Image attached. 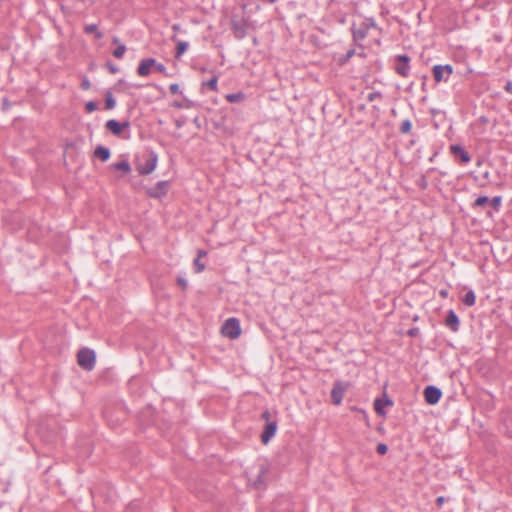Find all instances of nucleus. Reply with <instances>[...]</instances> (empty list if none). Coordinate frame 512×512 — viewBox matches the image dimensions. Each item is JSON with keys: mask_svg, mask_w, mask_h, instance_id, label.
Wrapping results in <instances>:
<instances>
[{"mask_svg": "<svg viewBox=\"0 0 512 512\" xmlns=\"http://www.w3.org/2000/svg\"><path fill=\"white\" fill-rule=\"evenodd\" d=\"M157 163L158 155L151 150L143 160L136 163L135 168L140 175H149L156 169Z\"/></svg>", "mask_w": 512, "mask_h": 512, "instance_id": "obj_1", "label": "nucleus"}, {"mask_svg": "<svg viewBox=\"0 0 512 512\" xmlns=\"http://www.w3.org/2000/svg\"><path fill=\"white\" fill-rule=\"evenodd\" d=\"M77 363L86 371L93 370L96 364L95 351L87 347L81 348L77 353Z\"/></svg>", "mask_w": 512, "mask_h": 512, "instance_id": "obj_2", "label": "nucleus"}, {"mask_svg": "<svg viewBox=\"0 0 512 512\" xmlns=\"http://www.w3.org/2000/svg\"><path fill=\"white\" fill-rule=\"evenodd\" d=\"M230 24H231L233 36L237 40H242L243 38L246 37L248 23H247V19L244 16H239V15H235V14L232 15Z\"/></svg>", "mask_w": 512, "mask_h": 512, "instance_id": "obj_3", "label": "nucleus"}, {"mask_svg": "<svg viewBox=\"0 0 512 512\" xmlns=\"http://www.w3.org/2000/svg\"><path fill=\"white\" fill-rule=\"evenodd\" d=\"M377 24L374 18H365L357 27L355 23L351 26V31L354 40H363L367 37L370 28H376Z\"/></svg>", "mask_w": 512, "mask_h": 512, "instance_id": "obj_4", "label": "nucleus"}, {"mask_svg": "<svg viewBox=\"0 0 512 512\" xmlns=\"http://www.w3.org/2000/svg\"><path fill=\"white\" fill-rule=\"evenodd\" d=\"M170 187L171 185L168 180H161L155 186L146 188L145 193L149 198L161 200L167 196Z\"/></svg>", "mask_w": 512, "mask_h": 512, "instance_id": "obj_5", "label": "nucleus"}, {"mask_svg": "<svg viewBox=\"0 0 512 512\" xmlns=\"http://www.w3.org/2000/svg\"><path fill=\"white\" fill-rule=\"evenodd\" d=\"M221 332L230 339H237L241 335L239 319L235 317L228 318L222 325Z\"/></svg>", "mask_w": 512, "mask_h": 512, "instance_id": "obj_6", "label": "nucleus"}, {"mask_svg": "<svg viewBox=\"0 0 512 512\" xmlns=\"http://www.w3.org/2000/svg\"><path fill=\"white\" fill-rule=\"evenodd\" d=\"M411 58L407 54H399L394 57V71L401 77H408L410 75Z\"/></svg>", "mask_w": 512, "mask_h": 512, "instance_id": "obj_7", "label": "nucleus"}, {"mask_svg": "<svg viewBox=\"0 0 512 512\" xmlns=\"http://www.w3.org/2000/svg\"><path fill=\"white\" fill-rule=\"evenodd\" d=\"M453 72L454 68L450 64H436L432 67V75L436 83L448 82Z\"/></svg>", "mask_w": 512, "mask_h": 512, "instance_id": "obj_8", "label": "nucleus"}, {"mask_svg": "<svg viewBox=\"0 0 512 512\" xmlns=\"http://www.w3.org/2000/svg\"><path fill=\"white\" fill-rule=\"evenodd\" d=\"M349 382L337 380L333 383V387L330 393L331 401L334 405H340L343 401V397L350 387Z\"/></svg>", "mask_w": 512, "mask_h": 512, "instance_id": "obj_9", "label": "nucleus"}, {"mask_svg": "<svg viewBox=\"0 0 512 512\" xmlns=\"http://www.w3.org/2000/svg\"><path fill=\"white\" fill-rule=\"evenodd\" d=\"M373 405H374V410L377 413V415H379L381 417H386L387 413L385 411V407H392L394 405V401L392 400V398L390 396H388L386 391H384L382 397L376 398L374 400Z\"/></svg>", "mask_w": 512, "mask_h": 512, "instance_id": "obj_10", "label": "nucleus"}, {"mask_svg": "<svg viewBox=\"0 0 512 512\" xmlns=\"http://www.w3.org/2000/svg\"><path fill=\"white\" fill-rule=\"evenodd\" d=\"M425 402L429 405H436L442 398V390L434 385H428L423 391Z\"/></svg>", "mask_w": 512, "mask_h": 512, "instance_id": "obj_11", "label": "nucleus"}, {"mask_svg": "<svg viewBox=\"0 0 512 512\" xmlns=\"http://www.w3.org/2000/svg\"><path fill=\"white\" fill-rule=\"evenodd\" d=\"M277 429V419H273L272 422L265 423L260 435L261 442L264 445H267L271 441V439L276 435Z\"/></svg>", "mask_w": 512, "mask_h": 512, "instance_id": "obj_12", "label": "nucleus"}, {"mask_svg": "<svg viewBox=\"0 0 512 512\" xmlns=\"http://www.w3.org/2000/svg\"><path fill=\"white\" fill-rule=\"evenodd\" d=\"M451 155L457 160L460 164H467L471 161L470 154L466 151V149L460 144H452L449 147Z\"/></svg>", "mask_w": 512, "mask_h": 512, "instance_id": "obj_13", "label": "nucleus"}, {"mask_svg": "<svg viewBox=\"0 0 512 512\" xmlns=\"http://www.w3.org/2000/svg\"><path fill=\"white\" fill-rule=\"evenodd\" d=\"M130 127V122L125 120L120 122L116 119H110L105 123V128L114 136H120L123 131Z\"/></svg>", "mask_w": 512, "mask_h": 512, "instance_id": "obj_14", "label": "nucleus"}, {"mask_svg": "<svg viewBox=\"0 0 512 512\" xmlns=\"http://www.w3.org/2000/svg\"><path fill=\"white\" fill-rule=\"evenodd\" d=\"M445 326L448 327L452 332H458L460 329V319L453 309L448 310L447 316L444 322Z\"/></svg>", "mask_w": 512, "mask_h": 512, "instance_id": "obj_15", "label": "nucleus"}, {"mask_svg": "<svg viewBox=\"0 0 512 512\" xmlns=\"http://www.w3.org/2000/svg\"><path fill=\"white\" fill-rule=\"evenodd\" d=\"M156 64L154 58H144L140 61L137 67V74L139 76H148L151 72V68Z\"/></svg>", "mask_w": 512, "mask_h": 512, "instance_id": "obj_16", "label": "nucleus"}, {"mask_svg": "<svg viewBox=\"0 0 512 512\" xmlns=\"http://www.w3.org/2000/svg\"><path fill=\"white\" fill-rule=\"evenodd\" d=\"M268 473V468L261 466L258 475L252 481L251 485L254 489H261L265 483V476Z\"/></svg>", "mask_w": 512, "mask_h": 512, "instance_id": "obj_17", "label": "nucleus"}, {"mask_svg": "<svg viewBox=\"0 0 512 512\" xmlns=\"http://www.w3.org/2000/svg\"><path fill=\"white\" fill-rule=\"evenodd\" d=\"M94 156L100 159L102 162H106L111 157V151L108 147L98 145L94 150Z\"/></svg>", "mask_w": 512, "mask_h": 512, "instance_id": "obj_18", "label": "nucleus"}, {"mask_svg": "<svg viewBox=\"0 0 512 512\" xmlns=\"http://www.w3.org/2000/svg\"><path fill=\"white\" fill-rule=\"evenodd\" d=\"M113 43L116 44L117 47L113 50L112 54L115 58L121 59L127 50L126 45L123 43H120V40L118 37L113 38Z\"/></svg>", "mask_w": 512, "mask_h": 512, "instance_id": "obj_19", "label": "nucleus"}, {"mask_svg": "<svg viewBox=\"0 0 512 512\" xmlns=\"http://www.w3.org/2000/svg\"><path fill=\"white\" fill-rule=\"evenodd\" d=\"M110 167L114 170L123 172V174H129L131 172V165L128 160L113 163Z\"/></svg>", "mask_w": 512, "mask_h": 512, "instance_id": "obj_20", "label": "nucleus"}, {"mask_svg": "<svg viewBox=\"0 0 512 512\" xmlns=\"http://www.w3.org/2000/svg\"><path fill=\"white\" fill-rule=\"evenodd\" d=\"M84 32L86 34H94L96 39H102L103 33L98 29L97 24H88L84 26Z\"/></svg>", "mask_w": 512, "mask_h": 512, "instance_id": "obj_21", "label": "nucleus"}, {"mask_svg": "<svg viewBox=\"0 0 512 512\" xmlns=\"http://www.w3.org/2000/svg\"><path fill=\"white\" fill-rule=\"evenodd\" d=\"M189 47V43L182 40H177L176 48H175V58L179 59Z\"/></svg>", "mask_w": 512, "mask_h": 512, "instance_id": "obj_22", "label": "nucleus"}, {"mask_svg": "<svg viewBox=\"0 0 512 512\" xmlns=\"http://www.w3.org/2000/svg\"><path fill=\"white\" fill-rule=\"evenodd\" d=\"M246 98V95L242 91H238L236 93H230L225 96V99L229 103H239L244 101Z\"/></svg>", "mask_w": 512, "mask_h": 512, "instance_id": "obj_23", "label": "nucleus"}, {"mask_svg": "<svg viewBox=\"0 0 512 512\" xmlns=\"http://www.w3.org/2000/svg\"><path fill=\"white\" fill-rule=\"evenodd\" d=\"M489 203H490V198L488 196L481 195L475 199V201L472 203L471 207L473 209L484 208V207L490 205Z\"/></svg>", "mask_w": 512, "mask_h": 512, "instance_id": "obj_24", "label": "nucleus"}, {"mask_svg": "<svg viewBox=\"0 0 512 512\" xmlns=\"http://www.w3.org/2000/svg\"><path fill=\"white\" fill-rule=\"evenodd\" d=\"M462 302H463L464 305H466L468 307H471V306L475 305V303H476V295H475L474 291L473 290H469L468 292H466V294L462 298Z\"/></svg>", "mask_w": 512, "mask_h": 512, "instance_id": "obj_25", "label": "nucleus"}, {"mask_svg": "<svg viewBox=\"0 0 512 512\" xmlns=\"http://www.w3.org/2000/svg\"><path fill=\"white\" fill-rule=\"evenodd\" d=\"M116 106V100L110 90L105 92V109L112 110Z\"/></svg>", "mask_w": 512, "mask_h": 512, "instance_id": "obj_26", "label": "nucleus"}, {"mask_svg": "<svg viewBox=\"0 0 512 512\" xmlns=\"http://www.w3.org/2000/svg\"><path fill=\"white\" fill-rule=\"evenodd\" d=\"M503 432L509 437L512 438V415L505 418L503 421Z\"/></svg>", "mask_w": 512, "mask_h": 512, "instance_id": "obj_27", "label": "nucleus"}, {"mask_svg": "<svg viewBox=\"0 0 512 512\" xmlns=\"http://www.w3.org/2000/svg\"><path fill=\"white\" fill-rule=\"evenodd\" d=\"M412 122L409 119H405L399 126V132L401 134H408L411 132Z\"/></svg>", "mask_w": 512, "mask_h": 512, "instance_id": "obj_28", "label": "nucleus"}, {"mask_svg": "<svg viewBox=\"0 0 512 512\" xmlns=\"http://www.w3.org/2000/svg\"><path fill=\"white\" fill-rule=\"evenodd\" d=\"M217 84H218V77L214 75L208 81H204L202 83V86L207 87L208 89H210L212 91H217Z\"/></svg>", "mask_w": 512, "mask_h": 512, "instance_id": "obj_29", "label": "nucleus"}, {"mask_svg": "<svg viewBox=\"0 0 512 512\" xmlns=\"http://www.w3.org/2000/svg\"><path fill=\"white\" fill-rule=\"evenodd\" d=\"M124 512H141L140 503L136 500L131 501L125 508Z\"/></svg>", "mask_w": 512, "mask_h": 512, "instance_id": "obj_30", "label": "nucleus"}, {"mask_svg": "<svg viewBox=\"0 0 512 512\" xmlns=\"http://www.w3.org/2000/svg\"><path fill=\"white\" fill-rule=\"evenodd\" d=\"M489 204L495 211L498 212L500 210V207L502 204V196H500V195L494 196L493 198L490 199Z\"/></svg>", "mask_w": 512, "mask_h": 512, "instance_id": "obj_31", "label": "nucleus"}, {"mask_svg": "<svg viewBox=\"0 0 512 512\" xmlns=\"http://www.w3.org/2000/svg\"><path fill=\"white\" fill-rule=\"evenodd\" d=\"M194 269L196 273H200L205 269V263H203L199 257H196L193 262Z\"/></svg>", "mask_w": 512, "mask_h": 512, "instance_id": "obj_32", "label": "nucleus"}, {"mask_svg": "<svg viewBox=\"0 0 512 512\" xmlns=\"http://www.w3.org/2000/svg\"><path fill=\"white\" fill-rule=\"evenodd\" d=\"M355 54V50L354 49H349L347 50L346 54L343 55L340 59H339V64L340 65H343L345 64L346 62L349 61V59Z\"/></svg>", "mask_w": 512, "mask_h": 512, "instance_id": "obj_33", "label": "nucleus"}, {"mask_svg": "<svg viewBox=\"0 0 512 512\" xmlns=\"http://www.w3.org/2000/svg\"><path fill=\"white\" fill-rule=\"evenodd\" d=\"M98 109V103L96 101H88L85 104V110L87 113H92Z\"/></svg>", "mask_w": 512, "mask_h": 512, "instance_id": "obj_34", "label": "nucleus"}, {"mask_svg": "<svg viewBox=\"0 0 512 512\" xmlns=\"http://www.w3.org/2000/svg\"><path fill=\"white\" fill-rule=\"evenodd\" d=\"M192 106V102L189 101V100H186L185 103L181 102V101H174L172 103V107H175V108H178V109H182V108H190Z\"/></svg>", "mask_w": 512, "mask_h": 512, "instance_id": "obj_35", "label": "nucleus"}, {"mask_svg": "<svg viewBox=\"0 0 512 512\" xmlns=\"http://www.w3.org/2000/svg\"><path fill=\"white\" fill-rule=\"evenodd\" d=\"M382 98H383V94L380 91H374L367 95V100L369 102H373L377 99H382Z\"/></svg>", "mask_w": 512, "mask_h": 512, "instance_id": "obj_36", "label": "nucleus"}, {"mask_svg": "<svg viewBox=\"0 0 512 512\" xmlns=\"http://www.w3.org/2000/svg\"><path fill=\"white\" fill-rule=\"evenodd\" d=\"M376 452L379 455L383 456V455H385L388 452V446L385 443H379L376 446Z\"/></svg>", "mask_w": 512, "mask_h": 512, "instance_id": "obj_37", "label": "nucleus"}, {"mask_svg": "<svg viewBox=\"0 0 512 512\" xmlns=\"http://www.w3.org/2000/svg\"><path fill=\"white\" fill-rule=\"evenodd\" d=\"M177 285L182 289L186 290L188 288V282L183 276H178L176 279Z\"/></svg>", "mask_w": 512, "mask_h": 512, "instance_id": "obj_38", "label": "nucleus"}, {"mask_svg": "<svg viewBox=\"0 0 512 512\" xmlns=\"http://www.w3.org/2000/svg\"><path fill=\"white\" fill-rule=\"evenodd\" d=\"M353 410H356V411L360 412L362 414V418L365 421L366 425L370 426V421H369L368 413L364 409L358 408V407H354Z\"/></svg>", "mask_w": 512, "mask_h": 512, "instance_id": "obj_39", "label": "nucleus"}, {"mask_svg": "<svg viewBox=\"0 0 512 512\" xmlns=\"http://www.w3.org/2000/svg\"><path fill=\"white\" fill-rule=\"evenodd\" d=\"M125 83L127 82L124 79H120L115 87L121 86L122 88L120 89V91L127 92L129 95H133V93L129 91L131 88H127V85H125Z\"/></svg>", "mask_w": 512, "mask_h": 512, "instance_id": "obj_40", "label": "nucleus"}, {"mask_svg": "<svg viewBox=\"0 0 512 512\" xmlns=\"http://www.w3.org/2000/svg\"><path fill=\"white\" fill-rule=\"evenodd\" d=\"M125 83L127 82L124 79H120L115 87L121 86L122 88L120 89V91L127 92L129 95H133V93L129 91L131 88H127V85H125Z\"/></svg>", "mask_w": 512, "mask_h": 512, "instance_id": "obj_41", "label": "nucleus"}, {"mask_svg": "<svg viewBox=\"0 0 512 512\" xmlns=\"http://www.w3.org/2000/svg\"><path fill=\"white\" fill-rule=\"evenodd\" d=\"M105 67L108 69V71L111 74H116L119 71L118 67L115 64H113L111 61H107L105 63Z\"/></svg>", "mask_w": 512, "mask_h": 512, "instance_id": "obj_42", "label": "nucleus"}, {"mask_svg": "<svg viewBox=\"0 0 512 512\" xmlns=\"http://www.w3.org/2000/svg\"><path fill=\"white\" fill-rule=\"evenodd\" d=\"M261 419L265 420V423L272 422L273 419H271V413L268 409L261 413Z\"/></svg>", "mask_w": 512, "mask_h": 512, "instance_id": "obj_43", "label": "nucleus"}, {"mask_svg": "<svg viewBox=\"0 0 512 512\" xmlns=\"http://www.w3.org/2000/svg\"><path fill=\"white\" fill-rule=\"evenodd\" d=\"M80 87H81V89H83V90H88V89H90V87H91V83H90V80L88 79V77H84V78L82 79V82H81V84H80Z\"/></svg>", "mask_w": 512, "mask_h": 512, "instance_id": "obj_44", "label": "nucleus"}, {"mask_svg": "<svg viewBox=\"0 0 512 512\" xmlns=\"http://www.w3.org/2000/svg\"><path fill=\"white\" fill-rule=\"evenodd\" d=\"M420 334L418 327H412L407 331V335L410 337H417Z\"/></svg>", "mask_w": 512, "mask_h": 512, "instance_id": "obj_45", "label": "nucleus"}, {"mask_svg": "<svg viewBox=\"0 0 512 512\" xmlns=\"http://www.w3.org/2000/svg\"><path fill=\"white\" fill-rule=\"evenodd\" d=\"M154 68H155L158 72H160V73H162V74H166V67H165V65H164V64L159 63V62H157V61H156V64L154 65Z\"/></svg>", "mask_w": 512, "mask_h": 512, "instance_id": "obj_46", "label": "nucleus"}, {"mask_svg": "<svg viewBox=\"0 0 512 512\" xmlns=\"http://www.w3.org/2000/svg\"><path fill=\"white\" fill-rule=\"evenodd\" d=\"M428 186V183H427V180L426 178L423 176L421 177V179L418 181V187L422 190H425Z\"/></svg>", "mask_w": 512, "mask_h": 512, "instance_id": "obj_47", "label": "nucleus"}, {"mask_svg": "<svg viewBox=\"0 0 512 512\" xmlns=\"http://www.w3.org/2000/svg\"><path fill=\"white\" fill-rule=\"evenodd\" d=\"M169 90H170L171 94H177L180 92V88L177 83L170 84Z\"/></svg>", "mask_w": 512, "mask_h": 512, "instance_id": "obj_48", "label": "nucleus"}, {"mask_svg": "<svg viewBox=\"0 0 512 512\" xmlns=\"http://www.w3.org/2000/svg\"><path fill=\"white\" fill-rule=\"evenodd\" d=\"M125 85H127V88H135V89H140L142 87H144L143 84H138V83H125Z\"/></svg>", "mask_w": 512, "mask_h": 512, "instance_id": "obj_49", "label": "nucleus"}, {"mask_svg": "<svg viewBox=\"0 0 512 512\" xmlns=\"http://www.w3.org/2000/svg\"><path fill=\"white\" fill-rule=\"evenodd\" d=\"M504 90L512 95V81H508L504 87Z\"/></svg>", "mask_w": 512, "mask_h": 512, "instance_id": "obj_50", "label": "nucleus"}, {"mask_svg": "<svg viewBox=\"0 0 512 512\" xmlns=\"http://www.w3.org/2000/svg\"><path fill=\"white\" fill-rule=\"evenodd\" d=\"M444 502H445V497L444 496L437 497L436 505H437L438 508H440L443 505Z\"/></svg>", "mask_w": 512, "mask_h": 512, "instance_id": "obj_51", "label": "nucleus"}, {"mask_svg": "<svg viewBox=\"0 0 512 512\" xmlns=\"http://www.w3.org/2000/svg\"><path fill=\"white\" fill-rule=\"evenodd\" d=\"M206 255H207V251H205V250L199 249L197 252V257H199V259H201L202 257H205Z\"/></svg>", "mask_w": 512, "mask_h": 512, "instance_id": "obj_52", "label": "nucleus"}, {"mask_svg": "<svg viewBox=\"0 0 512 512\" xmlns=\"http://www.w3.org/2000/svg\"><path fill=\"white\" fill-rule=\"evenodd\" d=\"M439 296L442 297V298H446L448 296V290L446 289H441L439 291Z\"/></svg>", "mask_w": 512, "mask_h": 512, "instance_id": "obj_53", "label": "nucleus"}, {"mask_svg": "<svg viewBox=\"0 0 512 512\" xmlns=\"http://www.w3.org/2000/svg\"><path fill=\"white\" fill-rule=\"evenodd\" d=\"M183 124H184V121H182V120H176L175 121V125H176L177 128H181L183 126Z\"/></svg>", "mask_w": 512, "mask_h": 512, "instance_id": "obj_54", "label": "nucleus"}, {"mask_svg": "<svg viewBox=\"0 0 512 512\" xmlns=\"http://www.w3.org/2000/svg\"><path fill=\"white\" fill-rule=\"evenodd\" d=\"M9 106V102L7 98L3 99V109H6Z\"/></svg>", "mask_w": 512, "mask_h": 512, "instance_id": "obj_55", "label": "nucleus"}, {"mask_svg": "<svg viewBox=\"0 0 512 512\" xmlns=\"http://www.w3.org/2000/svg\"><path fill=\"white\" fill-rule=\"evenodd\" d=\"M489 175H490L489 172L486 171L483 173L482 177H483V179L487 180V179H489Z\"/></svg>", "mask_w": 512, "mask_h": 512, "instance_id": "obj_56", "label": "nucleus"}, {"mask_svg": "<svg viewBox=\"0 0 512 512\" xmlns=\"http://www.w3.org/2000/svg\"><path fill=\"white\" fill-rule=\"evenodd\" d=\"M377 431L380 432V433H383L384 432V427L380 424L378 427H377Z\"/></svg>", "mask_w": 512, "mask_h": 512, "instance_id": "obj_57", "label": "nucleus"}, {"mask_svg": "<svg viewBox=\"0 0 512 512\" xmlns=\"http://www.w3.org/2000/svg\"><path fill=\"white\" fill-rule=\"evenodd\" d=\"M172 28H173L174 31H178L180 29V25L179 24H174L172 26Z\"/></svg>", "mask_w": 512, "mask_h": 512, "instance_id": "obj_58", "label": "nucleus"}, {"mask_svg": "<svg viewBox=\"0 0 512 512\" xmlns=\"http://www.w3.org/2000/svg\"><path fill=\"white\" fill-rule=\"evenodd\" d=\"M104 416H105L106 418H108V411H107V410H105V411H104ZM107 420H108V422H109V423H111V422H112V420H111V419H107Z\"/></svg>", "mask_w": 512, "mask_h": 512, "instance_id": "obj_59", "label": "nucleus"}, {"mask_svg": "<svg viewBox=\"0 0 512 512\" xmlns=\"http://www.w3.org/2000/svg\"><path fill=\"white\" fill-rule=\"evenodd\" d=\"M253 43H254V44H257V43H258V41H257V38H256V37H254V39H253Z\"/></svg>", "mask_w": 512, "mask_h": 512, "instance_id": "obj_60", "label": "nucleus"}, {"mask_svg": "<svg viewBox=\"0 0 512 512\" xmlns=\"http://www.w3.org/2000/svg\"><path fill=\"white\" fill-rule=\"evenodd\" d=\"M148 86L158 87L156 84L150 83Z\"/></svg>", "mask_w": 512, "mask_h": 512, "instance_id": "obj_61", "label": "nucleus"}, {"mask_svg": "<svg viewBox=\"0 0 512 512\" xmlns=\"http://www.w3.org/2000/svg\"><path fill=\"white\" fill-rule=\"evenodd\" d=\"M214 127H215L216 129H218L220 126H219V124H218V123H215Z\"/></svg>", "mask_w": 512, "mask_h": 512, "instance_id": "obj_62", "label": "nucleus"}, {"mask_svg": "<svg viewBox=\"0 0 512 512\" xmlns=\"http://www.w3.org/2000/svg\"><path fill=\"white\" fill-rule=\"evenodd\" d=\"M481 120H482L483 122H486V121H487V119H486L485 117H481Z\"/></svg>", "mask_w": 512, "mask_h": 512, "instance_id": "obj_63", "label": "nucleus"}, {"mask_svg": "<svg viewBox=\"0 0 512 512\" xmlns=\"http://www.w3.org/2000/svg\"><path fill=\"white\" fill-rule=\"evenodd\" d=\"M171 40L176 41V36H175V35H174V36H172V37H171Z\"/></svg>", "mask_w": 512, "mask_h": 512, "instance_id": "obj_64", "label": "nucleus"}]
</instances>
